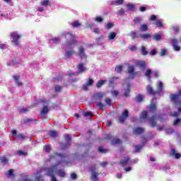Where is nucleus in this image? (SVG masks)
I'll list each match as a JSON object with an SVG mask.
<instances>
[{"mask_svg":"<svg viewBox=\"0 0 181 181\" xmlns=\"http://www.w3.org/2000/svg\"><path fill=\"white\" fill-rule=\"evenodd\" d=\"M152 39L158 42L162 39V35H160V34H155L152 36Z\"/></svg>","mask_w":181,"mask_h":181,"instance_id":"nucleus-29","label":"nucleus"},{"mask_svg":"<svg viewBox=\"0 0 181 181\" xmlns=\"http://www.w3.org/2000/svg\"><path fill=\"white\" fill-rule=\"evenodd\" d=\"M83 115H84V117H93V115H91V112H85L83 113Z\"/></svg>","mask_w":181,"mask_h":181,"instance_id":"nucleus-60","label":"nucleus"},{"mask_svg":"<svg viewBox=\"0 0 181 181\" xmlns=\"http://www.w3.org/2000/svg\"><path fill=\"white\" fill-rule=\"evenodd\" d=\"M60 90H62V87L61 86H57L54 87V91L56 93H59V91H60Z\"/></svg>","mask_w":181,"mask_h":181,"instance_id":"nucleus-58","label":"nucleus"},{"mask_svg":"<svg viewBox=\"0 0 181 181\" xmlns=\"http://www.w3.org/2000/svg\"><path fill=\"white\" fill-rule=\"evenodd\" d=\"M62 36H64L66 40V46L68 49H73L74 45H76L77 41H76V37L74 34L69 32H64Z\"/></svg>","mask_w":181,"mask_h":181,"instance_id":"nucleus-3","label":"nucleus"},{"mask_svg":"<svg viewBox=\"0 0 181 181\" xmlns=\"http://www.w3.org/2000/svg\"><path fill=\"white\" fill-rule=\"evenodd\" d=\"M112 23H108L107 25H106V29H111V28H112Z\"/></svg>","mask_w":181,"mask_h":181,"instance_id":"nucleus-63","label":"nucleus"},{"mask_svg":"<svg viewBox=\"0 0 181 181\" xmlns=\"http://www.w3.org/2000/svg\"><path fill=\"white\" fill-rule=\"evenodd\" d=\"M155 111H156V105L151 103L149 105V112H151L152 114H154Z\"/></svg>","mask_w":181,"mask_h":181,"instance_id":"nucleus-25","label":"nucleus"},{"mask_svg":"<svg viewBox=\"0 0 181 181\" xmlns=\"http://www.w3.org/2000/svg\"><path fill=\"white\" fill-rule=\"evenodd\" d=\"M98 176H100V173L98 172L91 173L90 180L92 181H98Z\"/></svg>","mask_w":181,"mask_h":181,"instance_id":"nucleus-14","label":"nucleus"},{"mask_svg":"<svg viewBox=\"0 0 181 181\" xmlns=\"http://www.w3.org/2000/svg\"><path fill=\"white\" fill-rule=\"evenodd\" d=\"M147 93L148 94H150L151 95H155L156 94H160L162 93V90H163V83L159 82L158 85V90L156 92L153 91V89L152 88V86L151 85L147 86L146 87Z\"/></svg>","mask_w":181,"mask_h":181,"instance_id":"nucleus-4","label":"nucleus"},{"mask_svg":"<svg viewBox=\"0 0 181 181\" xmlns=\"http://www.w3.org/2000/svg\"><path fill=\"white\" fill-rule=\"evenodd\" d=\"M173 29L175 33H179V31L180 30V28L177 25L174 26Z\"/></svg>","mask_w":181,"mask_h":181,"instance_id":"nucleus-57","label":"nucleus"},{"mask_svg":"<svg viewBox=\"0 0 181 181\" xmlns=\"http://www.w3.org/2000/svg\"><path fill=\"white\" fill-rule=\"evenodd\" d=\"M74 53V51L73 49H71L70 51H66L65 56L67 59H70V57H71V56H73Z\"/></svg>","mask_w":181,"mask_h":181,"instance_id":"nucleus-28","label":"nucleus"},{"mask_svg":"<svg viewBox=\"0 0 181 181\" xmlns=\"http://www.w3.org/2000/svg\"><path fill=\"white\" fill-rule=\"evenodd\" d=\"M117 78H118V77H113L110 81V87H112V84H114V82L115 81V80H117Z\"/></svg>","mask_w":181,"mask_h":181,"instance_id":"nucleus-53","label":"nucleus"},{"mask_svg":"<svg viewBox=\"0 0 181 181\" xmlns=\"http://www.w3.org/2000/svg\"><path fill=\"white\" fill-rule=\"evenodd\" d=\"M129 117V112L128 110H124L122 115L119 117V122L124 123L125 121H127V118Z\"/></svg>","mask_w":181,"mask_h":181,"instance_id":"nucleus-9","label":"nucleus"},{"mask_svg":"<svg viewBox=\"0 0 181 181\" xmlns=\"http://www.w3.org/2000/svg\"><path fill=\"white\" fill-rule=\"evenodd\" d=\"M171 101L175 103V105H177V103H179V95H170Z\"/></svg>","mask_w":181,"mask_h":181,"instance_id":"nucleus-16","label":"nucleus"},{"mask_svg":"<svg viewBox=\"0 0 181 181\" xmlns=\"http://www.w3.org/2000/svg\"><path fill=\"white\" fill-rule=\"evenodd\" d=\"M18 155L20 156H26L28 155V152L26 151H17Z\"/></svg>","mask_w":181,"mask_h":181,"instance_id":"nucleus-43","label":"nucleus"},{"mask_svg":"<svg viewBox=\"0 0 181 181\" xmlns=\"http://www.w3.org/2000/svg\"><path fill=\"white\" fill-rule=\"evenodd\" d=\"M16 138L17 139H25V135H23V134L19 133L16 136Z\"/></svg>","mask_w":181,"mask_h":181,"instance_id":"nucleus-48","label":"nucleus"},{"mask_svg":"<svg viewBox=\"0 0 181 181\" xmlns=\"http://www.w3.org/2000/svg\"><path fill=\"white\" fill-rule=\"evenodd\" d=\"M117 13L119 15H124L125 13V11L124 9H120L117 11Z\"/></svg>","mask_w":181,"mask_h":181,"instance_id":"nucleus-61","label":"nucleus"},{"mask_svg":"<svg viewBox=\"0 0 181 181\" xmlns=\"http://www.w3.org/2000/svg\"><path fill=\"white\" fill-rule=\"evenodd\" d=\"M1 163H8V158L6 156H3L0 158Z\"/></svg>","mask_w":181,"mask_h":181,"instance_id":"nucleus-44","label":"nucleus"},{"mask_svg":"<svg viewBox=\"0 0 181 181\" xmlns=\"http://www.w3.org/2000/svg\"><path fill=\"white\" fill-rule=\"evenodd\" d=\"M64 160H62L57 163L53 165L50 168H42L38 169L36 173L35 180L43 181V176H49L51 177V181H57L55 175L59 176V177H66V172L63 169L57 170L59 165L64 163Z\"/></svg>","mask_w":181,"mask_h":181,"instance_id":"nucleus-1","label":"nucleus"},{"mask_svg":"<svg viewBox=\"0 0 181 181\" xmlns=\"http://www.w3.org/2000/svg\"><path fill=\"white\" fill-rule=\"evenodd\" d=\"M13 78L14 79L16 86H18V87H21V86H22V83L19 81V78H21V76H13Z\"/></svg>","mask_w":181,"mask_h":181,"instance_id":"nucleus-22","label":"nucleus"},{"mask_svg":"<svg viewBox=\"0 0 181 181\" xmlns=\"http://www.w3.org/2000/svg\"><path fill=\"white\" fill-rule=\"evenodd\" d=\"M137 103H142L144 100V95H139L136 97Z\"/></svg>","mask_w":181,"mask_h":181,"instance_id":"nucleus-34","label":"nucleus"},{"mask_svg":"<svg viewBox=\"0 0 181 181\" xmlns=\"http://www.w3.org/2000/svg\"><path fill=\"white\" fill-rule=\"evenodd\" d=\"M112 144H113L114 145H119V144H122V141H121L119 140V139H116L112 140Z\"/></svg>","mask_w":181,"mask_h":181,"instance_id":"nucleus-47","label":"nucleus"},{"mask_svg":"<svg viewBox=\"0 0 181 181\" xmlns=\"http://www.w3.org/2000/svg\"><path fill=\"white\" fill-rule=\"evenodd\" d=\"M139 36L145 40V39L151 37V34H139Z\"/></svg>","mask_w":181,"mask_h":181,"instance_id":"nucleus-32","label":"nucleus"},{"mask_svg":"<svg viewBox=\"0 0 181 181\" xmlns=\"http://www.w3.org/2000/svg\"><path fill=\"white\" fill-rule=\"evenodd\" d=\"M171 45L173 46V49L175 52H180L181 47L180 46H178L179 45V40L176 38H171Z\"/></svg>","mask_w":181,"mask_h":181,"instance_id":"nucleus-8","label":"nucleus"},{"mask_svg":"<svg viewBox=\"0 0 181 181\" xmlns=\"http://www.w3.org/2000/svg\"><path fill=\"white\" fill-rule=\"evenodd\" d=\"M7 176L8 177H11V176H13V170L11 169L8 170V173L7 174Z\"/></svg>","mask_w":181,"mask_h":181,"instance_id":"nucleus-55","label":"nucleus"},{"mask_svg":"<svg viewBox=\"0 0 181 181\" xmlns=\"http://www.w3.org/2000/svg\"><path fill=\"white\" fill-rule=\"evenodd\" d=\"M81 24L78 21H75L72 23L73 28H78V26H81Z\"/></svg>","mask_w":181,"mask_h":181,"instance_id":"nucleus-50","label":"nucleus"},{"mask_svg":"<svg viewBox=\"0 0 181 181\" xmlns=\"http://www.w3.org/2000/svg\"><path fill=\"white\" fill-rule=\"evenodd\" d=\"M122 4H124V0H115L110 4L118 6V5H122Z\"/></svg>","mask_w":181,"mask_h":181,"instance_id":"nucleus-24","label":"nucleus"},{"mask_svg":"<svg viewBox=\"0 0 181 181\" xmlns=\"http://www.w3.org/2000/svg\"><path fill=\"white\" fill-rule=\"evenodd\" d=\"M115 37H117V33H115L114 32L110 33L109 35H107V39L109 40H114V39H115Z\"/></svg>","mask_w":181,"mask_h":181,"instance_id":"nucleus-23","label":"nucleus"},{"mask_svg":"<svg viewBox=\"0 0 181 181\" xmlns=\"http://www.w3.org/2000/svg\"><path fill=\"white\" fill-rule=\"evenodd\" d=\"M49 112V107H47V106H44L41 110V115L43 118H45V117H46V115L48 114Z\"/></svg>","mask_w":181,"mask_h":181,"instance_id":"nucleus-15","label":"nucleus"},{"mask_svg":"<svg viewBox=\"0 0 181 181\" xmlns=\"http://www.w3.org/2000/svg\"><path fill=\"white\" fill-rule=\"evenodd\" d=\"M133 21L134 22V23H136V25H139L141 24V22L144 21V18L141 16L134 17Z\"/></svg>","mask_w":181,"mask_h":181,"instance_id":"nucleus-20","label":"nucleus"},{"mask_svg":"<svg viewBox=\"0 0 181 181\" xmlns=\"http://www.w3.org/2000/svg\"><path fill=\"white\" fill-rule=\"evenodd\" d=\"M105 103L107 105H112V100L108 98H107L105 100Z\"/></svg>","mask_w":181,"mask_h":181,"instance_id":"nucleus-52","label":"nucleus"},{"mask_svg":"<svg viewBox=\"0 0 181 181\" xmlns=\"http://www.w3.org/2000/svg\"><path fill=\"white\" fill-rule=\"evenodd\" d=\"M154 23L156 25L157 28H159L160 29V28H163V23H162V21L160 20H156Z\"/></svg>","mask_w":181,"mask_h":181,"instance_id":"nucleus-30","label":"nucleus"},{"mask_svg":"<svg viewBox=\"0 0 181 181\" xmlns=\"http://www.w3.org/2000/svg\"><path fill=\"white\" fill-rule=\"evenodd\" d=\"M110 93L113 97H118V94H119V92L117 90H112Z\"/></svg>","mask_w":181,"mask_h":181,"instance_id":"nucleus-39","label":"nucleus"},{"mask_svg":"<svg viewBox=\"0 0 181 181\" xmlns=\"http://www.w3.org/2000/svg\"><path fill=\"white\" fill-rule=\"evenodd\" d=\"M141 32H146L148 30V25L146 24H143L140 26Z\"/></svg>","mask_w":181,"mask_h":181,"instance_id":"nucleus-31","label":"nucleus"},{"mask_svg":"<svg viewBox=\"0 0 181 181\" xmlns=\"http://www.w3.org/2000/svg\"><path fill=\"white\" fill-rule=\"evenodd\" d=\"M49 135L52 137V138H56V136H57V132L52 130L49 132Z\"/></svg>","mask_w":181,"mask_h":181,"instance_id":"nucleus-42","label":"nucleus"},{"mask_svg":"<svg viewBox=\"0 0 181 181\" xmlns=\"http://www.w3.org/2000/svg\"><path fill=\"white\" fill-rule=\"evenodd\" d=\"M98 151L100 153H104V152H105L107 150H105L103 147H99Z\"/></svg>","mask_w":181,"mask_h":181,"instance_id":"nucleus-62","label":"nucleus"},{"mask_svg":"<svg viewBox=\"0 0 181 181\" xmlns=\"http://www.w3.org/2000/svg\"><path fill=\"white\" fill-rule=\"evenodd\" d=\"M64 138L66 141V144L64 148H68V146L70 145V142L71 141V137L69 134H65Z\"/></svg>","mask_w":181,"mask_h":181,"instance_id":"nucleus-21","label":"nucleus"},{"mask_svg":"<svg viewBox=\"0 0 181 181\" xmlns=\"http://www.w3.org/2000/svg\"><path fill=\"white\" fill-rule=\"evenodd\" d=\"M78 56L81 59V60H83V59L85 60H87V57L86 56L85 50L83 47H80L78 48Z\"/></svg>","mask_w":181,"mask_h":181,"instance_id":"nucleus-10","label":"nucleus"},{"mask_svg":"<svg viewBox=\"0 0 181 181\" xmlns=\"http://www.w3.org/2000/svg\"><path fill=\"white\" fill-rule=\"evenodd\" d=\"M142 148H144V145H137L135 146V152L138 153L141 151V149H142Z\"/></svg>","mask_w":181,"mask_h":181,"instance_id":"nucleus-40","label":"nucleus"},{"mask_svg":"<svg viewBox=\"0 0 181 181\" xmlns=\"http://www.w3.org/2000/svg\"><path fill=\"white\" fill-rule=\"evenodd\" d=\"M141 53L143 56H146L148 54V51H146V48L144 46H141Z\"/></svg>","mask_w":181,"mask_h":181,"instance_id":"nucleus-46","label":"nucleus"},{"mask_svg":"<svg viewBox=\"0 0 181 181\" xmlns=\"http://www.w3.org/2000/svg\"><path fill=\"white\" fill-rule=\"evenodd\" d=\"M160 55L162 57H163V56H165L166 55V49H161V52H160Z\"/></svg>","mask_w":181,"mask_h":181,"instance_id":"nucleus-59","label":"nucleus"},{"mask_svg":"<svg viewBox=\"0 0 181 181\" xmlns=\"http://www.w3.org/2000/svg\"><path fill=\"white\" fill-rule=\"evenodd\" d=\"M151 74H152V69H147L145 73V76L147 77L148 81H151Z\"/></svg>","mask_w":181,"mask_h":181,"instance_id":"nucleus-26","label":"nucleus"},{"mask_svg":"<svg viewBox=\"0 0 181 181\" xmlns=\"http://www.w3.org/2000/svg\"><path fill=\"white\" fill-rule=\"evenodd\" d=\"M56 158H61V159H64V158H66V155L54 153V155L49 156V160H52V159Z\"/></svg>","mask_w":181,"mask_h":181,"instance_id":"nucleus-12","label":"nucleus"},{"mask_svg":"<svg viewBox=\"0 0 181 181\" xmlns=\"http://www.w3.org/2000/svg\"><path fill=\"white\" fill-rule=\"evenodd\" d=\"M28 111H29V107H23L20 110V112L23 114H25V112H28Z\"/></svg>","mask_w":181,"mask_h":181,"instance_id":"nucleus-54","label":"nucleus"},{"mask_svg":"<svg viewBox=\"0 0 181 181\" xmlns=\"http://www.w3.org/2000/svg\"><path fill=\"white\" fill-rule=\"evenodd\" d=\"M131 85L129 83L127 84V88L124 90V97H129Z\"/></svg>","mask_w":181,"mask_h":181,"instance_id":"nucleus-27","label":"nucleus"},{"mask_svg":"<svg viewBox=\"0 0 181 181\" xmlns=\"http://www.w3.org/2000/svg\"><path fill=\"white\" fill-rule=\"evenodd\" d=\"M22 37V35L18 32H13L11 33V42L14 46H19V40Z\"/></svg>","mask_w":181,"mask_h":181,"instance_id":"nucleus-6","label":"nucleus"},{"mask_svg":"<svg viewBox=\"0 0 181 181\" xmlns=\"http://www.w3.org/2000/svg\"><path fill=\"white\" fill-rule=\"evenodd\" d=\"M50 42H52V43H59V42H60V40L59 39V37H54L50 40Z\"/></svg>","mask_w":181,"mask_h":181,"instance_id":"nucleus-49","label":"nucleus"},{"mask_svg":"<svg viewBox=\"0 0 181 181\" xmlns=\"http://www.w3.org/2000/svg\"><path fill=\"white\" fill-rule=\"evenodd\" d=\"M49 2L47 0H42L40 1L41 6H47Z\"/></svg>","mask_w":181,"mask_h":181,"instance_id":"nucleus-38","label":"nucleus"},{"mask_svg":"<svg viewBox=\"0 0 181 181\" xmlns=\"http://www.w3.org/2000/svg\"><path fill=\"white\" fill-rule=\"evenodd\" d=\"M160 119V117H158L156 114H154L152 115V117H148V112L146 110L143 111L141 114V116L139 117V121L140 122H146L147 120L151 124V126L154 128V127H156V119Z\"/></svg>","mask_w":181,"mask_h":181,"instance_id":"nucleus-2","label":"nucleus"},{"mask_svg":"<svg viewBox=\"0 0 181 181\" xmlns=\"http://www.w3.org/2000/svg\"><path fill=\"white\" fill-rule=\"evenodd\" d=\"M135 71V68L134 66H130L128 67V73L129 74H134V72Z\"/></svg>","mask_w":181,"mask_h":181,"instance_id":"nucleus-36","label":"nucleus"},{"mask_svg":"<svg viewBox=\"0 0 181 181\" xmlns=\"http://www.w3.org/2000/svg\"><path fill=\"white\" fill-rule=\"evenodd\" d=\"M133 131L134 134H135L136 135H139L141 134H144L145 129H144V128L142 127H135Z\"/></svg>","mask_w":181,"mask_h":181,"instance_id":"nucleus-13","label":"nucleus"},{"mask_svg":"<svg viewBox=\"0 0 181 181\" xmlns=\"http://www.w3.org/2000/svg\"><path fill=\"white\" fill-rule=\"evenodd\" d=\"M136 66L141 69V70H144L146 67V63L145 61H138L136 62Z\"/></svg>","mask_w":181,"mask_h":181,"instance_id":"nucleus-11","label":"nucleus"},{"mask_svg":"<svg viewBox=\"0 0 181 181\" xmlns=\"http://www.w3.org/2000/svg\"><path fill=\"white\" fill-rule=\"evenodd\" d=\"M95 22H98V23H101V22H103V21H104V18H103V17H101V16H96L95 18Z\"/></svg>","mask_w":181,"mask_h":181,"instance_id":"nucleus-41","label":"nucleus"},{"mask_svg":"<svg viewBox=\"0 0 181 181\" xmlns=\"http://www.w3.org/2000/svg\"><path fill=\"white\" fill-rule=\"evenodd\" d=\"M44 151L49 153L50 151H52V147H50V145H46L44 146Z\"/></svg>","mask_w":181,"mask_h":181,"instance_id":"nucleus-45","label":"nucleus"},{"mask_svg":"<svg viewBox=\"0 0 181 181\" xmlns=\"http://www.w3.org/2000/svg\"><path fill=\"white\" fill-rule=\"evenodd\" d=\"M77 69L78 70V72L69 74V76L71 77V76H78L79 73H86L87 71V67L84 66L83 64H79L77 65Z\"/></svg>","mask_w":181,"mask_h":181,"instance_id":"nucleus-7","label":"nucleus"},{"mask_svg":"<svg viewBox=\"0 0 181 181\" xmlns=\"http://www.w3.org/2000/svg\"><path fill=\"white\" fill-rule=\"evenodd\" d=\"M93 83H94V81H93V79H88L86 84H88V86H91Z\"/></svg>","mask_w":181,"mask_h":181,"instance_id":"nucleus-64","label":"nucleus"},{"mask_svg":"<svg viewBox=\"0 0 181 181\" xmlns=\"http://www.w3.org/2000/svg\"><path fill=\"white\" fill-rule=\"evenodd\" d=\"M127 36H130L132 40H135V39L138 37V33H136V31L133 30V31H131L130 33L127 34Z\"/></svg>","mask_w":181,"mask_h":181,"instance_id":"nucleus-18","label":"nucleus"},{"mask_svg":"<svg viewBox=\"0 0 181 181\" xmlns=\"http://www.w3.org/2000/svg\"><path fill=\"white\" fill-rule=\"evenodd\" d=\"M120 165L123 168L124 170L126 172H131L132 170V168L131 167H125V166H131L132 163L129 160V158H125L124 160H122L120 161Z\"/></svg>","mask_w":181,"mask_h":181,"instance_id":"nucleus-5","label":"nucleus"},{"mask_svg":"<svg viewBox=\"0 0 181 181\" xmlns=\"http://www.w3.org/2000/svg\"><path fill=\"white\" fill-rule=\"evenodd\" d=\"M170 155V156H175V159H180L181 156L179 153H176V150L174 148L171 149Z\"/></svg>","mask_w":181,"mask_h":181,"instance_id":"nucleus-19","label":"nucleus"},{"mask_svg":"<svg viewBox=\"0 0 181 181\" xmlns=\"http://www.w3.org/2000/svg\"><path fill=\"white\" fill-rule=\"evenodd\" d=\"M88 170H89V172H90V173H95V170H98V167L97 166V164H93V165H90Z\"/></svg>","mask_w":181,"mask_h":181,"instance_id":"nucleus-17","label":"nucleus"},{"mask_svg":"<svg viewBox=\"0 0 181 181\" xmlns=\"http://www.w3.org/2000/svg\"><path fill=\"white\" fill-rule=\"evenodd\" d=\"M71 179L76 180L77 179V175L76 173H71Z\"/></svg>","mask_w":181,"mask_h":181,"instance_id":"nucleus-56","label":"nucleus"},{"mask_svg":"<svg viewBox=\"0 0 181 181\" xmlns=\"http://www.w3.org/2000/svg\"><path fill=\"white\" fill-rule=\"evenodd\" d=\"M173 132H175V130L172 127H168L165 129V134H168V135H170Z\"/></svg>","mask_w":181,"mask_h":181,"instance_id":"nucleus-33","label":"nucleus"},{"mask_svg":"<svg viewBox=\"0 0 181 181\" xmlns=\"http://www.w3.org/2000/svg\"><path fill=\"white\" fill-rule=\"evenodd\" d=\"M127 11H134V9H135V6H134V4H128L127 5Z\"/></svg>","mask_w":181,"mask_h":181,"instance_id":"nucleus-35","label":"nucleus"},{"mask_svg":"<svg viewBox=\"0 0 181 181\" xmlns=\"http://www.w3.org/2000/svg\"><path fill=\"white\" fill-rule=\"evenodd\" d=\"M107 81H99L98 82V83L96 84V87L98 88H100L101 86H104V83L106 82Z\"/></svg>","mask_w":181,"mask_h":181,"instance_id":"nucleus-37","label":"nucleus"},{"mask_svg":"<svg viewBox=\"0 0 181 181\" xmlns=\"http://www.w3.org/2000/svg\"><path fill=\"white\" fill-rule=\"evenodd\" d=\"M115 71H117V73H121V71H122V66H116Z\"/></svg>","mask_w":181,"mask_h":181,"instance_id":"nucleus-51","label":"nucleus"}]
</instances>
